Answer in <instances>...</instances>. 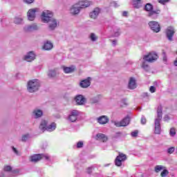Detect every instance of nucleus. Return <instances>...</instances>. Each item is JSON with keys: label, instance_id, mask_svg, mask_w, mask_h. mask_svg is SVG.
Here are the masks:
<instances>
[{"label": "nucleus", "instance_id": "obj_1", "mask_svg": "<svg viewBox=\"0 0 177 177\" xmlns=\"http://www.w3.org/2000/svg\"><path fill=\"white\" fill-rule=\"evenodd\" d=\"M41 20L44 23H50L49 28L50 30H55L57 27V21L53 19V14L49 11L42 12Z\"/></svg>", "mask_w": 177, "mask_h": 177}, {"label": "nucleus", "instance_id": "obj_2", "mask_svg": "<svg viewBox=\"0 0 177 177\" xmlns=\"http://www.w3.org/2000/svg\"><path fill=\"white\" fill-rule=\"evenodd\" d=\"M39 129H41L43 132L45 131H48V132H53L56 129V123L53 122L50 125L48 126V121L42 120L39 125Z\"/></svg>", "mask_w": 177, "mask_h": 177}, {"label": "nucleus", "instance_id": "obj_3", "mask_svg": "<svg viewBox=\"0 0 177 177\" xmlns=\"http://www.w3.org/2000/svg\"><path fill=\"white\" fill-rule=\"evenodd\" d=\"M39 88V82L38 81V80L37 79L32 80L28 82L27 89L28 92H30V93L36 92V91H38Z\"/></svg>", "mask_w": 177, "mask_h": 177}, {"label": "nucleus", "instance_id": "obj_4", "mask_svg": "<svg viewBox=\"0 0 177 177\" xmlns=\"http://www.w3.org/2000/svg\"><path fill=\"white\" fill-rule=\"evenodd\" d=\"M127 160V155L125 153H119V155L116 157L115 160V165L116 167H121L122 165V162Z\"/></svg>", "mask_w": 177, "mask_h": 177}, {"label": "nucleus", "instance_id": "obj_5", "mask_svg": "<svg viewBox=\"0 0 177 177\" xmlns=\"http://www.w3.org/2000/svg\"><path fill=\"white\" fill-rule=\"evenodd\" d=\"M149 26L153 32H160L161 27L160 24L156 21H151L149 22Z\"/></svg>", "mask_w": 177, "mask_h": 177}, {"label": "nucleus", "instance_id": "obj_6", "mask_svg": "<svg viewBox=\"0 0 177 177\" xmlns=\"http://www.w3.org/2000/svg\"><path fill=\"white\" fill-rule=\"evenodd\" d=\"M143 59L145 60V62L153 63V62H156L157 59H158V55L154 53H151L149 55H145Z\"/></svg>", "mask_w": 177, "mask_h": 177}, {"label": "nucleus", "instance_id": "obj_7", "mask_svg": "<svg viewBox=\"0 0 177 177\" xmlns=\"http://www.w3.org/2000/svg\"><path fill=\"white\" fill-rule=\"evenodd\" d=\"M91 81H92V78H91V77H88L85 80H81L80 83V86L83 88H89V86H91Z\"/></svg>", "mask_w": 177, "mask_h": 177}, {"label": "nucleus", "instance_id": "obj_8", "mask_svg": "<svg viewBox=\"0 0 177 177\" xmlns=\"http://www.w3.org/2000/svg\"><path fill=\"white\" fill-rule=\"evenodd\" d=\"M175 34V29L172 26H169L166 29V36L169 41H172V37H174Z\"/></svg>", "mask_w": 177, "mask_h": 177}, {"label": "nucleus", "instance_id": "obj_9", "mask_svg": "<svg viewBox=\"0 0 177 177\" xmlns=\"http://www.w3.org/2000/svg\"><path fill=\"white\" fill-rule=\"evenodd\" d=\"M42 158H44V153L34 154L30 156V161L31 162H38V161H41Z\"/></svg>", "mask_w": 177, "mask_h": 177}, {"label": "nucleus", "instance_id": "obj_10", "mask_svg": "<svg viewBox=\"0 0 177 177\" xmlns=\"http://www.w3.org/2000/svg\"><path fill=\"white\" fill-rule=\"evenodd\" d=\"M38 12V8H32L30 9L28 12V19L30 20V21H33V20L35 19V13Z\"/></svg>", "mask_w": 177, "mask_h": 177}, {"label": "nucleus", "instance_id": "obj_11", "mask_svg": "<svg viewBox=\"0 0 177 177\" xmlns=\"http://www.w3.org/2000/svg\"><path fill=\"white\" fill-rule=\"evenodd\" d=\"M129 124V117H126L122 121L115 123V127H127Z\"/></svg>", "mask_w": 177, "mask_h": 177}, {"label": "nucleus", "instance_id": "obj_12", "mask_svg": "<svg viewBox=\"0 0 177 177\" xmlns=\"http://www.w3.org/2000/svg\"><path fill=\"white\" fill-rule=\"evenodd\" d=\"M160 13H161V10H160V9L151 11L148 13V17H151V19L156 20V19H158V15H160Z\"/></svg>", "mask_w": 177, "mask_h": 177}, {"label": "nucleus", "instance_id": "obj_13", "mask_svg": "<svg viewBox=\"0 0 177 177\" xmlns=\"http://www.w3.org/2000/svg\"><path fill=\"white\" fill-rule=\"evenodd\" d=\"M161 120L160 119L155 120V133L156 135H160L161 133V124L160 123Z\"/></svg>", "mask_w": 177, "mask_h": 177}, {"label": "nucleus", "instance_id": "obj_14", "mask_svg": "<svg viewBox=\"0 0 177 177\" xmlns=\"http://www.w3.org/2000/svg\"><path fill=\"white\" fill-rule=\"evenodd\" d=\"M77 117H78V111L73 110L69 115L68 120H70L71 122H75V121H77Z\"/></svg>", "mask_w": 177, "mask_h": 177}, {"label": "nucleus", "instance_id": "obj_15", "mask_svg": "<svg viewBox=\"0 0 177 177\" xmlns=\"http://www.w3.org/2000/svg\"><path fill=\"white\" fill-rule=\"evenodd\" d=\"M26 32H31V31H35L38 30V26L36 24L29 25L24 28Z\"/></svg>", "mask_w": 177, "mask_h": 177}, {"label": "nucleus", "instance_id": "obj_16", "mask_svg": "<svg viewBox=\"0 0 177 177\" xmlns=\"http://www.w3.org/2000/svg\"><path fill=\"white\" fill-rule=\"evenodd\" d=\"M35 59V54L32 51H30L28 53L27 55L25 56L24 60L26 62H32V60Z\"/></svg>", "mask_w": 177, "mask_h": 177}, {"label": "nucleus", "instance_id": "obj_17", "mask_svg": "<svg viewBox=\"0 0 177 177\" xmlns=\"http://www.w3.org/2000/svg\"><path fill=\"white\" fill-rule=\"evenodd\" d=\"M75 100L77 104H78L79 106H81L84 104V103H85V97H84V96L81 95H77L75 98Z\"/></svg>", "mask_w": 177, "mask_h": 177}, {"label": "nucleus", "instance_id": "obj_18", "mask_svg": "<svg viewBox=\"0 0 177 177\" xmlns=\"http://www.w3.org/2000/svg\"><path fill=\"white\" fill-rule=\"evenodd\" d=\"M96 140L104 142L109 140V138H107V136L103 133H97L96 135Z\"/></svg>", "mask_w": 177, "mask_h": 177}, {"label": "nucleus", "instance_id": "obj_19", "mask_svg": "<svg viewBox=\"0 0 177 177\" xmlns=\"http://www.w3.org/2000/svg\"><path fill=\"white\" fill-rule=\"evenodd\" d=\"M62 68L65 74H70L71 73H74V71H75V66H71L70 67L63 66Z\"/></svg>", "mask_w": 177, "mask_h": 177}, {"label": "nucleus", "instance_id": "obj_20", "mask_svg": "<svg viewBox=\"0 0 177 177\" xmlns=\"http://www.w3.org/2000/svg\"><path fill=\"white\" fill-rule=\"evenodd\" d=\"M80 10H81L80 6L76 3L71 8V13H72V15H78V13H80Z\"/></svg>", "mask_w": 177, "mask_h": 177}, {"label": "nucleus", "instance_id": "obj_21", "mask_svg": "<svg viewBox=\"0 0 177 177\" xmlns=\"http://www.w3.org/2000/svg\"><path fill=\"white\" fill-rule=\"evenodd\" d=\"M77 4L80 7V9H85V8H88V6H91V2L88 1H80Z\"/></svg>", "mask_w": 177, "mask_h": 177}, {"label": "nucleus", "instance_id": "obj_22", "mask_svg": "<svg viewBox=\"0 0 177 177\" xmlns=\"http://www.w3.org/2000/svg\"><path fill=\"white\" fill-rule=\"evenodd\" d=\"M136 88V80L133 77H130L129 82V88L135 89Z\"/></svg>", "mask_w": 177, "mask_h": 177}, {"label": "nucleus", "instance_id": "obj_23", "mask_svg": "<svg viewBox=\"0 0 177 177\" xmlns=\"http://www.w3.org/2000/svg\"><path fill=\"white\" fill-rule=\"evenodd\" d=\"M100 12V9L97 8H95L94 10L90 13L91 19H96Z\"/></svg>", "mask_w": 177, "mask_h": 177}, {"label": "nucleus", "instance_id": "obj_24", "mask_svg": "<svg viewBox=\"0 0 177 177\" xmlns=\"http://www.w3.org/2000/svg\"><path fill=\"white\" fill-rule=\"evenodd\" d=\"M98 122L102 125H104V124H107V122H109V118L104 115L101 116L98 118Z\"/></svg>", "mask_w": 177, "mask_h": 177}, {"label": "nucleus", "instance_id": "obj_25", "mask_svg": "<svg viewBox=\"0 0 177 177\" xmlns=\"http://www.w3.org/2000/svg\"><path fill=\"white\" fill-rule=\"evenodd\" d=\"M158 118L156 120H161L162 118V106L160 105L157 109Z\"/></svg>", "mask_w": 177, "mask_h": 177}, {"label": "nucleus", "instance_id": "obj_26", "mask_svg": "<svg viewBox=\"0 0 177 177\" xmlns=\"http://www.w3.org/2000/svg\"><path fill=\"white\" fill-rule=\"evenodd\" d=\"M52 48H53V44L49 41L45 43L43 46V49H44V50H50Z\"/></svg>", "mask_w": 177, "mask_h": 177}, {"label": "nucleus", "instance_id": "obj_27", "mask_svg": "<svg viewBox=\"0 0 177 177\" xmlns=\"http://www.w3.org/2000/svg\"><path fill=\"white\" fill-rule=\"evenodd\" d=\"M145 9L147 10V12H153V5L151 3H147L145 5Z\"/></svg>", "mask_w": 177, "mask_h": 177}, {"label": "nucleus", "instance_id": "obj_28", "mask_svg": "<svg viewBox=\"0 0 177 177\" xmlns=\"http://www.w3.org/2000/svg\"><path fill=\"white\" fill-rule=\"evenodd\" d=\"M34 114L35 115L36 118H39V117H42V111L38 109L36 111H34Z\"/></svg>", "mask_w": 177, "mask_h": 177}, {"label": "nucleus", "instance_id": "obj_29", "mask_svg": "<svg viewBox=\"0 0 177 177\" xmlns=\"http://www.w3.org/2000/svg\"><path fill=\"white\" fill-rule=\"evenodd\" d=\"M140 3H142V2L139 1L138 0H134L133 1V5L136 9H139V8H140Z\"/></svg>", "mask_w": 177, "mask_h": 177}, {"label": "nucleus", "instance_id": "obj_30", "mask_svg": "<svg viewBox=\"0 0 177 177\" xmlns=\"http://www.w3.org/2000/svg\"><path fill=\"white\" fill-rule=\"evenodd\" d=\"M48 75V77H50V78H53V77H56V71L55 70L49 71Z\"/></svg>", "mask_w": 177, "mask_h": 177}, {"label": "nucleus", "instance_id": "obj_31", "mask_svg": "<svg viewBox=\"0 0 177 177\" xmlns=\"http://www.w3.org/2000/svg\"><path fill=\"white\" fill-rule=\"evenodd\" d=\"M162 169H164V167H162V165H156L155 167V171L156 173L160 172V171H162Z\"/></svg>", "mask_w": 177, "mask_h": 177}, {"label": "nucleus", "instance_id": "obj_32", "mask_svg": "<svg viewBox=\"0 0 177 177\" xmlns=\"http://www.w3.org/2000/svg\"><path fill=\"white\" fill-rule=\"evenodd\" d=\"M21 21H23V19L19 17L15 18L14 23L15 24H21Z\"/></svg>", "mask_w": 177, "mask_h": 177}, {"label": "nucleus", "instance_id": "obj_33", "mask_svg": "<svg viewBox=\"0 0 177 177\" xmlns=\"http://www.w3.org/2000/svg\"><path fill=\"white\" fill-rule=\"evenodd\" d=\"M169 135L171 136H175V135H176V130L175 129V128L172 127L170 129Z\"/></svg>", "mask_w": 177, "mask_h": 177}, {"label": "nucleus", "instance_id": "obj_34", "mask_svg": "<svg viewBox=\"0 0 177 177\" xmlns=\"http://www.w3.org/2000/svg\"><path fill=\"white\" fill-rule=\"evenodd\" d=\"M30 138V134H25L22 136L21 141L22 142H26V140Z\"/></svg>", "mask_w": 177, "mask_h": 177}, {"label": "nucleus", "instance_id": "obj_35", "mask_svg": "<svg viewBox=\"0 0 177 177\" xmlns=\"http://www.w3.org/2000/svg\"><path fill=\"white\" fill-rule=\"evenodd\" d=\"M168 174H169V172L168 171V170L164 169V170L161 172L160 176H162V177H165V176H167V175H168Z\"/></svg>", "mask_w": 177, "mask_h": 177}, {"label": "nucleus", "instance_id": "obj_36", "mask_svg": "<svg viewBox=\"0 0 177 177\" xmlns=\"http://www.w3.org/2000/svg\"><path fill=\"white\" fill-rule=\"evenodd\" d=\"M3 170L6 171V172H10V171H12V167L9 165H6Z\"/></svg>", "mask_w": 177, "mask_h": 177}, {"label": "nucleus", "instance_id": "obj_37", "mask_svg": "<svg viewBox=\"0 0 177 177\" xmlns=\"http://www.w3.org/2000/svg\"><path fill=\"white\" fill-rule=\"evenodd\" d=\"M156 91H157V88H156V87H154V86H150L149 92H151V93H154L156 92Z\"/></svg>", "mask_w": 177, "mask_h": 177}, {"label": "nucleus", "instance_id": "obj_38", "mask_svg": "<svg viewBox=\"0 0 177 177\" xmlns=\"http://www.w3.org/2000/svg\"><path fill=\"white\" fill-rule=\"evenodd\" d=\"M170 0H158L159 3H161V5H165V3H168Z\"/></svg>", "mask_w": 177, "mask_h": 177}, {"label": "nucleus", "instance_id": "obj_39", "mask_svg": "<svg viewBox=\"0 0 177 177\" xmlns=\"http://www.w3.org/2000/svg\"><path fill=\"white\" fill-rule=\"evenodd\" d=\"M174 151H175V147H170L167 150V153H169V154H172V153H174Z\"/></svg>", "mask_w": 177, "mask_h": 177}, {"label": "nucleus", "instance_id": "obj_40", "mask_svg": "<svg viewBox=\"0 0 177 177\" xmlns=\"http://www.w3.org/2000/svg\"><path fill=\"white\" fill-rule=\"evenodd\" d=\"M84 146V142H78L77 143V149H81V147H82Z\"/></svg>", "mask_w": 177, "mask_h": 177}, {"label": "nucleus", "instance_id": "obj_41", "mask_svg": "<svg viewBox=\"0 0 177 177\" xmlns=\"http://www.w3.org/2000/svg\"><path fill=\"white\" fill-rule=\"evenodd\" d=\"M97 39L94 33H91V41H95Z\"/></svg>", "mask_w": 177, "mask_h": 177}, {"label": "nucleus", "instance_id": "obj_42", "mask_svg": "<svg viewBox=\"0 0 177 177\" xmlns=\"http://www.w3.org/2000/svg\"><path fill=\"white\" fill-rule=\"evenodd\" d=\"M138 131H133L131 133V136H133V138H136V136H138Z\"/></svg>", "mask_w": 177, "mask_h": 177}, {"label": "nucleus", "instance_id": "obj_43", "mask_svg": "<svg viewBox=\"0 0 177 177\" xmlns=\"http://www.w3.org/2000/svg\"><path fill=\"white\" fill-rule=\"evenodd\" d=\"M147 120H146V118H141V124H142V125H145V124H146Z\"/></svg>", "mask_w": 177, "mask_h": 177}, {"label": "nucleus", "instance_id": "obj_44", "mask_svg": "<svg viewBox=\"0 0 177 177\" xmlns=\"http://www.w3.org/2000/svg\"><path fill=\"white\" fill-rule=\"evenodd\" d=\"M142 67V68H147V67H149V65H147V64H146V62H143Z\"/></svg>", "mask_w": 177, "mask_h": 177}, {"label": "nucleus", "instance_id": "obj_45", "mask_svg": "<svg viewBox=\"0 0 177 177\" xmlns=\"http://www.w3.org/2000/svg\"><path fill=\"white\" fill-rule=\"evenodd\" d=\"M12 150L14 153H15V154L19 155V151H17V149L15 148V147H12Z\"/></svg>", "mask_w": 177, "mask_h": 177}, {"label": "nucleus", "instance_id": "obj_46", "mask_svg": "<svg viewBox=\"0 0 177 177\" xmlns=\"http://www.w3.org/2000/svg\"><path fill=\"white\" fill-rule=\"evenodd\" d=\"M26 3H32L34 2V0H24Z\"/></svg>", "mask_w": 177, "mask_h": 177}, {"label": "nucleus", "instance_id": "obj_47", "mask_svg": "<svg viewBox=\"0 0 177 177\" xmlns=\"http://www.w3.org/2000/svg\"><path fill=\"white\" fill-rule=\"evenodd\" d=\"M164 121H169V116L166 115L164 118Z\"/></svg>", "mask_w": 177, "mask_h": 177}, {"label": "nucleus", "instance_id": "obj_48", "mask_svg": "<svg viewBox=\"0 0 177 177\" xmlns=\"http://www.w3.org/2000/svg\"><path fill=\"white\" fill-rule=\"evenodd\" d=\"M92 172V167L87 168V174H91Z\"/></svg>", "mask_w": 177, "mask_h": 177}, {"label": "nucleus", "instance_id": "obj_49", "mask_svg": "<svg viewBox=\"0 0 177 177\" xmlns=\"http://www.w3.org/2000/svg\"><path fill=\"white\" fill-rule=\"evenodd\" d=\"M43 158H45L46 160H49V156L43 153Z\"/></svg>", "mask_w": 177, "mask_h": 177}, {"label": "nucleus", "instance_id": "obj_50", "mask_svg": "<svg viewBox=\"0 0 177 177\" xmlns=\"http://www.w3.org/2000/svg\"><path fill=\"white\" fill-rule=\"evenodd\" d=\"M122 16H124V17L128 16V12L124 11L123 13H122Z\"/></svg>", "mask_w": 177, "mask_h": 177}, {"label": "nucleus", "instance_id": "obj_51", "mask_svg": "<svg viewBox=\"0 0 177 177\" xmlns=\"http://www.w3.org/2000/svg\"><path fill=\"white\" fill-rule=\"evenodd\" d=\"M163 62H167V56L163 57Z\"/></svg>", "mask_w": 177, "mask_h": 177}, {"label": "nucleus", "instance_id": "obj_52", "mask_svg": "<svg viewBox=\"0 0 177 177\" xmlns=\"http://www.w3.org/2000/svg\"><path fill=\"white\" fill-rule=\"evenodd\" d=\"M113 45H115V44L117 43V40H113Z\"/></svg>", "mask_w": 177, "mask_h": 177}, {"label": "nucleus", "instance_id": "obj_53", "mask_svg": "<svg viewBox=\"0 0 177 177\" xmlns=\"http://www.w3.org/2000/svg\"><path fill=\"white\" fill-rule=\"evenodd\" d=\"M123 103L124 104H128V103H127V100H123Z\"/></svg>", "mask_w": 177, "mask_h": 177}, {"label": "nucleus", "instance_id": "obj_54", "mask_svg": "<svg viewBox=\"0 0 177 177\" xmlns=\"http://www.w3.org/2000/svg\"><path fill=\"white\" fill-rule=\"evenodd\" d=\"M145 96H149V94H147V93H145Z\"/></svg>", "mask_w": 177, "mask_h": 177}, {"label": "nucleus", "instance_id": "obj_55", "mask_svg": "<svg viewBox=\"0 0 177 177\" xmlns=\"http://www.w3.org/2000/svg\"><path fill=\"white\" fill-rule=\"evenodd\" d=\"M116 134H118V135H121V133L118 132V133H117Z\"/></svg>", "mask_w": 177, "mask_h": 177}]
</instances>
